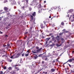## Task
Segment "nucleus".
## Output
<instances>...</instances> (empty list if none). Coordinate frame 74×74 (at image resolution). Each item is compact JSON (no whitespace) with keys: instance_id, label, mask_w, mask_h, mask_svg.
Wrapping results in <instances>:
<instances>
[{"instance_id":"8fccbe9b","label":"nucleus","mask_w":74,"mask_h":74,"mask_svg":"<svg viewBox=\"0 0 74 74\" xmlns=\"http://www.w3.org/2000/svg\"><path fill=\"white\" fill-rule=\"evenodd\" d=\"M68 65H69V67H71V65L70 64H68Z\"/></svg>"},{"instance_id":"49530a36","label":"nucleus","mask_w":74,"mask_h":74,"mask_svg":"<svg viewBox=\"0 0 74 74\" xmlns=\"http://www.w3.org/2000/svg\"><path fill=\"white\" fill-rule=\"evenodd\" d=\"M62 34H63V33H60V34H59V35L60 36V35H62Z\"/></svg>"},{"instance_id":"338daca9","label":"nucleus","mask_w":74,"mask_h":74,"mask_svg":"<svg viewBox=\"0 0 74 74\" xmlns=\"http://www.w3.org/2000/svg\"><path fill=\"white\" fill-rule=\"evenodd\" d=\"M9 11H11V9H9Z\"/></svg>"},{"instance_id":"4468645a","label":"nucleus","mask_w":74,"mask_h":74,"mask_svg":"<svg viewBox=\"0 0 74 74\" xmlns=\"http://www.w3.org/2000/svg\"><path fill=\"white\" fill-rule=\"evenodd\" d=\"M12 3L14 4V5H15V4H16V1H15V0H13L12 1Z\"/></svg>"},{"instance_id":"2f4dec72","label":"nucleus","mask_w":74,"mask_h":74,"mask_svg":"<svg viewBox=\"0 0 74 74\" xmlns=\"http://www.w3.org/2000/svg\"><path fill=\"white\" fill-rule=\"evenodd\" d=\"M33 28V27H30V29L31 30H32Z\"/></svg>"},{"instance_id":"5fc2aeb1","label":"nucleus","mask_w":74,"mask_h":74,"mask_svg":"<svg viewBox=\"0 0 74 74\" xmlns=\"http://www.w3.org/2000/svg\"><path fill=\"white\" fill-rule=\"evenodd\" d=\"M6 56V55H3V56H2V57H4V56Z\"/></svg>"},{"instance_id":"4be33fe9","label":"nucleus","mask_w":74,"mask_h":74,"mask_svg":"<svg viewBox=\"0 0 74 74\" xmlns=\"http://www.w3.org/2000/svg\"><path fill=\"white\" fill-rule=\"evenodd\" d=\"M8 69L9 70H10L12 69V68L11 67H10L8 68Z\"/></svg>"},{"instance_id":"aec40b11","label":"nucleus","mask_w":74,"mask_h":74,"mask_svg":"<svg viewBox=\"0 0 74 74\" xmlns=\"http://www.w3.org/2000/svg\"><path fill=\"white\" fill-rule=\"evenodd\" d=\"M50 38H46V41H48L49 40V39H50Z\"/></svg>"},{"instance_id":"79ce46f5","label":"nucleus","mask_w":74,"mask_h":74,"mask_svg":"<svg viewBox=\"0 0 74 74\" xmlns=\"http://www.w3.org/2000/svg\"><path fill=\"white\" fill-rule=\"evenodd\" d=\"M3 69H6V67L5 66L3 68Z\"/></svg>"},{"instance_id":"a18cd8bd","label":"nucleus","mask_w":74,"mask_h":74,"mask_svg":"<svg viewBox=\"0 0 74 74\" xmlns=\"http://www.w3.org/2000/svg\"><path fill=\"white\" fill-rule=\"evenodd\" d=\"M56 62H59V60H58V59H56Z\"/></svg>"},{"instance_id":"cd10ccee","label":"nucleus","mask_w":74,"mask_h":74,"mask_svg":"<svg viewBox=\"0 0 74 74\" xmlns=\"http://www.w3.org/2000/svg\"><path fill=\"white\" fill-rule=\"evenodd\" d=\"M52 40L53 41L55 40V37H53L52 38Z\"/></svg>"},{"instance_id":"0eeeda50","label":"nucleus","mask_w":74,"mask_h":74,"mask_svg":"<svg viewBox=\"0 0 74 74\" xmlns=\"http://www.w3.org/2000/svg\"><path fill=\"white\" fill-rule=\"evenodd\" d=\"M56 39L57 40L58 43H59V41L60 40V38H59V36H57L56 37Z\"/></svg>"},{"instance_id":"a878e982","label":"nucleus","mask_w":74,"mask_h":74,"mask_svg":"<svg viewBox=\"0 0 74 74\" xmlns=\"http://www.w3.org/2000/svg\"><path fill=\"white\" fill-rule=\"evenodd\" d=\"M21 54V53H18L17 54V55L18 56H20Z\"/></svg>"},{"instance_id":"774afa93","label":"nucleus","mask_w":74,"mask_h":74,"mask_svg":"<svg viewBox=\"0 0 74 74\" xmlns=\"http://www.w3.org/2000/svg\"><path fill=\"white\" fill-rule=\"evenodd\" d=\"M42 38H44V36H42Z\"/></svg>"},{"instance_id":"f3484780","label":"nucleus","mask_w":74,"mask_h":74,"mask_svg":"<svg viewBox=\"0 0 74 74\" xmlns=\"http://www.w3.org/2000/svg\"><path fill=\"white\" fill-rule=\"evenodd\" d=\"M36 60V59L37 58H38V56H34V57H33Z\"/></svg>"},{"instance_id":"20e7f679","label":"nucleus","mask_w":74,"mask_h":74,"mask_svg":"<svg viewBox=\"0 0 74 74\" xmlns=\"http://www.w3.org/2000/svg\"><path fill=\"white\" fill-rule=\"evenodd\" d=\"M16 70H15L13 71H11L10 72V73H11V74H18V73H16Z\"/></svg>"},{"instance_id":"052dcab7","label":"nucleus","mask_w":74,"mask_h":74,"mask_svg":"<svg viewBox=\"0 0 74 74\" xmlns=\"http://www.w3.org/2000/svg\"><path fill=\"white\" fill-rule=\"evenodd\" d=\"M67 62H66L64 63V64H65L67 63Z\"/></svg>"},{"instance_id":"72a5a7b5","label":"nucleus","mask_w":74,"mask_h":74,"mask_svg":"<svg viewBox=\"0 0 74 74\" xmlns=\"http://www.w3.org/2000/svg\"><path fill=\"white\" fill-rule=\"evenodd\" d=\"M26 2L27 4H28V0H26Z\"/></svg>"},{"instance_id":"423d86ee","label":"nucleus","mask_w":74,"mask_h":74,"mask_svg":"<svg viewBox=\"0 0 74 74\" xmlns=\"http://www.w3.org/2000/svg\"><path fill=\"white\" fill-rule=\"evenodd\" d=\"M2 53L3 54H4L5 55H7V51H5L4 50H2Z\"/></svg>"},{"instance_id":"c756f323","label":"nucleus","mask_w":74,"mask_h":74,"mask_svg":"<svg viewBox=\"0 0 74 74\" xmlns=\"http://www.w3.org/2000/svg\"><path fill=\"white\" fill-rule=\"evenodd\" d=\"M42 55V54H40L38 56V57H41Z\"/></svg>"},{"instance_id":"e433bc0d","label":"nucleus","mask_w":74,"mask_h":74,"mask_svg":"<svg viewBox=\"0 0 74 74\" xmlns=\"http://www.w3.org/2000/svg\"><path fill=\"white\" fill-rule=\"evenodd\" d=\"M10 45V44H9V43H7V46L8 47H9Z\"/></svg>"},{"instance_id":"1a4fd4ad","label":"nucleus","mask_w":74,"mask_h":74,"mask_svg":"<svg viewBox=\"0 0 74 74\" xmlns=\"http://www.w3.org/2000/svg\"><path fill=\"white\" fill-rule=\"evenodd\" d=\"M4 9L5 11H7L9 10V8L7 7H5L4 8Z\"/></svg>"},{"instance_id":"473e14b6","label":"nucleus","mask_w":74,"mask_h":74,"mask_svg":"<svg viewBox=\"0 0 74 74\" xmlns=\"http://www.w3.org/2000/svg\"><path fill=\"white\" fill-rule=\"evenodd\" d=\"M7 2V0H5L4 1V3H6V2Z\"/></svg>"},{"instance_id":"9b49d317","label":"nucleus","mask_w":74,"mask_h":74,"mask_svg":"<svg viewBox=\"0 0 74 74\" xmlns=\"http://www.w3.org/2000/svg\"><path fill=\"white\" fill-rule=\"evenodd\" d=\"M74 60V59L73 58L72 59H70V60H68L67 61V62H71L72 61V60Z\"/></svg>"},{"instance_id":"6e6552de","label":"nucleus","mask_w":74,"mask_h":74,"mask_svg":"<svg viewBox=\"0 0 74 74\" xmlns=\"http://www.w3.org/2000/svg\"><path fill=\"white\" fill-rule=\"evenodd\" d=\"M40 26L41 28L42 29H43V28H45V26H44V24L42 23H41V24Z\"/></svg>"},{"instance_id":"b1692460","label":"nucleus","mask_w":74,"mask_h":74,"mask_svg":"<svg viewBox=\"0 0 74 74\" xmlns=\"http://www.w3.org/2000/svg\"><path fill=\"white\" fill-rule=\"evenodd\" d=\"M32 52L33 53H36V51H32Z\"/></svg>"},{"instance_id":"6ab92c4d","label":"nucleus","mask_w":74,"mask_h":74,"mask_svg":"<svg viewBox=\"0 0 74 74\" xmlns=\"http://www.w3.org/2000/svg\"><path fill=\"white\" fill-rule=\"evenodd\" d=\"M61 24L62 26H64V22H61Z\"/></svg>"},{"instance_id":"ddd939ff","label":"nucleus","mask_w":74,"mask_h":74,"mask_svg":"<svg viewBox=\"0 0 74 74\" xmlns=\"http://www.w3.org/2000/svg\"><path fill=\"white\" fill-rule=\"evenodd\" d=\"M32 15L35 17V16H36V12H34L32 14Z\"/></svg>"},{"instance_id":"de8ad7c7","label":"nucleus","mask_w":74,"mask_h":74,"mask_svg":"<svg viewBox=\"0 0 74 74\" xmlns=\"http://www.w3.org/2000/svg\"><path fill=\"white\" fill-rule=\"evenodd\" d=\"M28 33V32H25V34H27Z\"/></svg>"},{"instance_id":"f257e3e1","label":"nucleus","mask_w":74,"mask_h":74,"mask_svg":"<svg viewBox=\"0 0 74 74\" xmlns=\"http://www.w3.org/2000/svg\"><path fill=\"white\" fill-rule=\"evenodd\" d=\"M18 66H20V65H16L14 66V69L16 70V71H18L20 70V69L19 68V67Z\"/></svg>"},{"instance_id":"13d9d810","label":"nucleus","mask_w":74,"mask_h":74,"mask_svg":"<svg viewBox=\"0 0 74 74\" xmlns=\"http://www.w3.org/2000/svg\"><path fill=\"white\" fill-rule=\"evenodd\" d=\"M7 46V45H4V46H3V47H6Z\"/></svg>"},{"instance_id":"4d7b16f0","label":"nucleus","mask_w":74,"mask_h":74,"mask_svg":"<svg viewBox=\"0 0 74 74\" xmlns=\"http://www.w3.org/2000/svg\"><path fill=\"white\" fill-rule=\"evenodd\" d=\"M44 3H46V1H44Z\"/></svg>"},{"instance_id":"dca6fc26","label":"nucleus","mask_w":74,"mask_h":74,"mask_svg":"<svg viewBox=\"0 0 74 74\" xmlns=\"http://www.w3.org/2000/svg\"><path fill=\"white\" fill-rule=\"evenodd\" d=\"M30 16L31 17V18L32 20H33L34 19V17L32 15H30Z\"/></svg>"},{"instance_id":"c85d7f7f","label":"nucleus","mask_w":74,"mask_h":74,"mask_svg":"<svg viewBox=\"0 0 74 74\" xmlns=\"http://www.w3.org/2000/svg\"><path fill=\"white\" fill-rule=\"evenodd\" d=\"M3 18V16H2V17H0V21H1L2 20V18Z\"/></svg>"},{"instance_id":"bf43d9fd","label":"nucleus","mask_w":74,"mask_h":74,"mask_svg":"<svg viewBox=\"0 0 74 74\" xmlns=\"http://www.w3.org/2000/svg\"><path fill=\"white\" fill-rule=\"evenodd\" d=\"M53 36H54L53 35L52 36H51V37H52L53 38V37H54Z\"/></svg>"},{"instance_id":"e2e57ef3","label":"nucleus","mask_w":74,"mask_h":74,"mask_svg":"<svg viewBox=\"0 0 74 74\" xmlns=\"http://www.w3.org/2000/svg\"><path fill=\"white\" fill-rule=\"evenodd\" d=\"M5 37H8V35H5Z\"/></svg>"},{"instance_id":"5701e85b","label":"nucleus","mask_w":74,"mask_h":74,"mask_svg":"<svg viewBox=\"0 0 74 74\" xmlns=\"http://www.w3.org/2000/svg\"><path fill=\"white\" fill-rule=\"evenodd\" d=\"M61 45H62L61 44L60 45H58V44H56V46H58V47L60 46Z\"/></svg>"},{"instance_id":"37998d69","label":"nucleus","mask_w":74,"mask_h":74,"mask_svg":"<svg viewBox=\"0 0 74 74\" xmlns=\"http://www.w3.org/2000/svg\"><path fill=\"white\" fill-rule=\"evenodd\" d=\"M43 73L45 74H47V72H43Z\"/></svg>"},{"instance_id":"a211bd4d","label":"nucleus","mask_w":74,"mask_h":74,"mask_svg":"<svg viewBox=\"0 0 74 74\" xmlns=\"http://www.w3.org/2000/svg\"><path fill=\"white\" fill-rule=\"evenodd\" d=\"M51 71L52 72H54L55 71V70L53 69H51Z\"/></svg>"},{"instance_id":"864d4df0","label":"nucleus","mask_w":74,"mask_h":74,"mask_svg":"<svg viewBox=\"0 0 74 74\" xmlns=\"http://www.w3.org/2000/svg\"><path fill=\"white\" fill-rule=\"evenodd\" d=\"M55 53V51H53V53L54 54Z\"/></svg>"},{"instance_id":"a19ab883","label":"nucleus","mask_w":74,"mask_h":74,"mask_svg":"<svg viewBox=\"0 0 74 74\" xmlns=\"http://www.w3.org/2000/svg\"><path fill=\"white\" fill-rule=\"evenodd\" d=\"M10 24H8V26L7 27V28H9V27H8V26H10Z\"/></svg>"},{"instance_id":"f03ea898","label":"nucleus","mask_w":74,"mask_h":74,"mask_svg":"<svg viewBox=\"0 0 74 74\" xmlns=\"http://www.w3.org/2000/svg\"><path fill=\"white\" fill-rule=\"evenodd\" d=\"M18 56H16V55L14 54L13 56H12L10 58L12 59H14L16 58H18Z\"/></svg>"},{"instance_id":"393cba45","label":"nucleus","mask_w":74,"mask_h":74,"mask_svg":"<svg viewBox=\"0 0 74 74\" xmlns=\"http://www.w3.org/2000/svg\"><path fill=\"white\" fill-rule=\"evenodd\" d=\"M52 9H51L50 10H49V12L50 13L51 12H52Z\"/></svg>"},{"instance_id":"c9c22d12","label":"nucleus","mask_w":74,"mask_h":74,"mask_svg":"<svg viewBox=\"0 0 74 74\" xmlns=\"http://www.w3.org/2000/svg\"><path fill=\"white\" fill-rule=\"evenodd\" d=\"M55 60H54L52 62V64H53V63H55Z\"/></svg>"},{"instance_id":"09e8293b","label":"nucleus","mask_w":74,"mask_h":74,"mask_svg":"<svg viewBox=\"0 0 74 74\" xmlns=\"http://www.w3.org/2000/svg\"><path fill=\"white\" fill-rule=\"evenodd\" d=\"M61 40L62 41L64 40V39H63V38H62V39H61Z\"/></svg>"},{"instance_id":"680f3d73","label":"nucleus","mask_w":74,"mask_h":74,"mask_svg":"<svg viewBox=\"0 0 74 74\" xmlns=\"http://www.w3.org/2000/svg\"><path fill=\"white\" fill-rule=\"evenodd\" d=\"M52 43V41H49V43Z\"/></svg>"},{"instance_id":"3c124183","label":"nucleus","mask_w":74,"mask_h":74,"mask_svg":"<svg viewBox=\"0 0 74 74\" xmlns=\"http://www.w3.org/2000/svg\"><path fill=\"white\" fill-rule=\"evenodd\" d=\"M26 38H27V36H26L24 38V39H25Z\"/></svg>"},{"instance_id":"9d476101","label":"nucleus","mask_w":74,"mask_h":74,"mask_svg":"<svg viewBox=\"0 0 74 74\" xmlns=\"http://www.w3.org/2000/svg\"><path fill=\"white\" fill-rule=\"evenodd\" d=\"M39 10L38 12V13H40L42 12V9L41 8H39Z\"/></svg>"},{"instance_id":"6e6d98bb","label":"nucleus","mask_w":74,"mask_h":74,"mask_svg":"<svg viewBox=\"0 0 74 74\" xmlns=\"http://www.w3.org/2000/svg\"><path fill=\"white\" fill-rule=\"evenodd\" d=\"M49 18H51V16H49Z\"/></svg>"},{"instance_id":"f704fd0d","label":"nucleus","mask_w":74,"mask_h":74,"mask_svg":"<svg viewBox=\"0 0 74 74\" xmlns=\"http://www.w3.org/2000/svg\"><path fill=\"white\" fill-rule=\"evenodd\" d=\"M56 40H54V43H55L56 42Z\"/></svg>"},{"instance_id":"0e129e2a","label":"nucleus","mask_w":74,"mask_h":74,"mask_svg":"<svg viewBox=\"0 0 74 74\" xmlns=\"http://www.w3.org/2000/svg\"><path fill=\"white\" fill-rule=\"evenodd\" d=\"M12 60H11L10 61V62H12Z\"/></svg>"},{"instance_id":"69168bd1","label":"nucleus","mask_w":74,"mask_h":74,"mask_svg":"<svg viewBox=\"0 0 74 74\" xmlns=\"http://www.w3.org/2000/svg\"><path fill=\"white\" fill-rule=\"evenodd\" d=\"M34 55H35V56H38V55H36V54H34Z\"/></svg>"},{"instance_id":"603ef678","label":"nucleus","mask_w":74,"mask_h":74,"mask_svg":"<svg viewBox=\"0 0 74 74\" xmlns=\"http://www.w3.org/2000/svg\"><path fill=\"white\" fill-rule=\"evenodd\" d=\"M0 33L1 34H2L3 33V32H1V31L0 32Z\"/></svg>"},{"instance_id":"2eb2a0df","label":"nucleus","mask_w":74,"mask_h":74,"mask_svg":"<svg viewBox=\"0 0 74 74\" xmlns=\"http://www.w3.org/2000/svg\"><path fill=\"white\" fill-rule=\"evenodd\" d=\"M44 59H45V61H47V59H48V58L46 57H45L43 58V59L44 60Z\"/></svg>"},{"instance_id":"412c9836","label":"nucleus","mask_w":74,"mask_h":74,"mask_svg":"<svg viewBox=\"0 0 74 74\" xmlns=\"http://www.w3.org/2000/svg\"><path fill=\"white\" fill-rule=\"evenodd\" d=\"M25 53H23V54H22V57L24 56L25 55Z\"/></svg>"},{"instance_id":"7c9ffc66","label":"nucleus","mask_w":74,"mask_h":74,"mask_svg":"<svg viewBox=\"0 0 74 74\" xmlns=\"http://www.w3.org/2000/svg\"><path fill=\"white\" fill-rule=\"evenodd\" d=\"M22 9H23V10H24L25 8V6H23V7L21 8Z\"/></svg>"},{"instance_id":"c03bdc74","label":"nucleus","mask_w":74,"mask_h":74,"mask_svg":"<svg viewBox=\"0 0 74 74\" xmlns=\"http://www.w3.org/2000/svg\"><path fill=\"white\" fill-rule=\"evenodd\" d=\"M29 10L30 11L32 10V8H29Z\"/></svg>"},{"instance_id":"39448f33","label":"nucleus","mask_w":74,"mask_h":74,"mask_svg":"<svg viewBox=\"0 0 74 74\" xmlns=\"http://www.w3.org/2000/svg\"><path fill=\"white\" fill-rule=\"evenodd\" d=\"M26 53H26H26H25V56L26 57L29 56V55L30 53V52L29 50H27V51H26Z\"/></svg>"},{"instance_id":"4c0bfd02","label":"nucleus","mask_w":74,"mask_h":74,"mask_svg":"<svg viewBox=\"0 0 74 74\" xmlns=\"http://www.w3.org/2000/svg\"><path fill=\"white\" fill-rule=\"evenodd\" d=\"M3 73V72L2 71H0V74H2Z\"/></svg>"},{"instance_id":"7ed1b4c3","label":"nucleus","mask_w":74,"mask_h":74,"mask_svg":"<svg viewBox=\"0 0 74 74\" xmlns=\"http://www.w3.org/2000/svg\"><path fill=\"white\" fill-rule=\"evenodd\" d=\"M36 49H38V50H37V51L38 52H39L42 49V48H40V49H39V47H36Z\"/></svg>"},{"instance_id":"f8f14e48","label":"nucleus","mask_w":74,"mask_h":74,"mask_svg":"<svg viewBox=\"0 0 74 74\" xmlns=\"http://www.w3.org/2000/svg\"><path fill=\"white\" fill-rule=\"evenodd\" d=\"M38 7L39 9H41L42 8V6H41V4H40L39 5H38Z\"/></svg>"},{"instance_id":"bb28decb","label":"nucleus","mask_w":74,"mask_h":74,"mask_svg":"<svg viewBox=\"0 0 74 74\" xmlns=\"http://www.w3.org/2000/svg\"><path fill=\"white\" fill-rule=\"evenodd\" d=\"M70 72L71 73H74V71H73L72 70H71Z\"/></svg>"},{"instance_id":"ea45409f","label":"nucleus","mask_w":74,"mask_h":74,"mask_svg":"<svg viewBox=\"0 0 74 74\" xmlns=\"http://www.w3.org/2000/svg\"><path fill=\"white\" fill-rule=\"evenodd\" d=\"M10 14V13H8L7 14V16H8Z\"/></svg>"},{"instance_id":"58836bf2","label":"nucleus","mask_w":74,"mask_h":74,"mask_svg":"<svg viewBox=\"0 0 74 74\" xmlns=\"http://www.w3.org/2000/svg\"><path fill=\"white\" fill-rule=\"evenodd\" d=\"M45 62H44V61H42V64H44V63H45Z\"/></svg>"}]
</instances>
